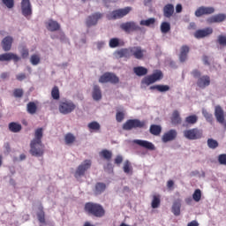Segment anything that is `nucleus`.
Segmentation results:
<instances>
[{"mask_svg": "<svg viewBox=\"0 0 226 226\" xmlns=\"http://www.w3.org/2000/svg\"><path fill=\"white\" fill-rule=\"evenodd\" d=\"M144 53H146V49H142V47L133 46L117 50L115 55L119 58L125 57V59H130V57H134L141 60L144 59Z\"/></svg>", "mask_w": 226, "mask_h": 226, "instance_id": "obj_1", "label": "nucleus"}, {"mask_svg": "<svg viewBox=\"0 0 226 226\" xmlns=\"http://www.w3.org/2000/svg\"><path fill=\"white\" fill-rule=\"evenodd\" d=\"M84 210L89 216H94L95 218H103L105 216V208L100 203L87 202Z\"/></svg>", "mask_w": 226, "mask_h": 226, "instance_id": "obj_2", "label": "nucleus"}, {"mask_svg": "<svg viewBox=\"0 0 226 226\" xmlns=\"http://www.w3.org/2000/svg\"><path fill=\"white\" fill-rule=\"evenodd\" d=\"M192 75L194 79H198L196 84L200 89H206V87L211 85V78L207 75L201 76L199 70H193L192 72Z\"/></svg>", "mask_w": 226, "mask_h": 226, "instance_id": "obj_3", "label": "nucleus"}, {"mask_svg": "<svg viewBox=\"0 0 226 226\" xmlns=\"http://www.w3.org/2000/svg\"><path fill=\"white\" fill-rule=\"evenodd\" d=\"M30 154L40 158L45 154V145L43 143H38L36 141H31L30 143Z\"/></svg>", "mask_w": 226, "mask_h": 226, "instance_id": "obj_4", "label": "nucleus"}, {"mask_svg": "<svg viewBox=\"0 0 226 226\" xmlns=\"http://www.w3.org/2000/svg\"><path fill=\"white\" fill-rule=\"evenodd\" d=\"M132 11V7H125L124 9H118L111 11L107 15L108 20H117V19H123V17H126L128 13Z\"/></svg>", "mask_w": 226, "mask_h": 226, "instance_id": "obj_5", "label": "nucleus"}, {"mask_svg": "<svg viewBox=\"0 0 226 226\" xmlns=\"http://www.w3.org/2000/svg\"><path fill=\"white\" fill-rule=\"evenodd\" d=\"M162 79H163V72L157 70L153 74L143 78L141 84H144L145 86H151V84H154V82H158V80H162Z\"/></svg>", "mask_w": 226, "mask_h": 226, "instance_id": "obj_6", "label": "nucleus"}, {"mask_svg": "<svg viewBox=\"0 0 226 226\" xmlns=\"http://www.w3.org/2000/svg\"><path fill=\"white\" fill-rule=\"evenodd\" d=\"M146 126V121H140L139 119H129L123 124V130L130 132L133 128H144Z\"/></svg>", "mask_w": 226, "mask_h": 226, "instance_id": "obj_7", "label": "nucleus"}, {"mask_svg": "<svg viewBox=\"0 0 226 226\" xmlns=\"http://www.w3.org/2000/svg\"><path fill=\"white\" fill-rule=\"evenodd\" d=\"M59 112L66 116L67 114H72L75 109H77V105L72 101H62L59 104Z\"/></svg>", "mask_w": 226, "mask_h": 226, "instance_id": "obj_8", "label": "nucleus"}, {"mask_svg": "<svg viewBox=\"0 0 226 226\" xmlns=\"http://www.w3.org/2000/svg\"><path fill=\"white\" fill-rule=\"evenodd\" d=\"M203 132L199 128H192L184 131V137L188 140H199L202 139Z\"/></svg>", "mask_w": 226, "mask_h": 226, "instance_id": "obj_9", "label": "nucleus"}, {"mask_svg": "<svg viewBox=\"0 0 226 226\" xmlns=\"http://www.w3.org/2000/svg\"><path fill=\"white\" fill-rule=\"evenodd\" d=\"M99 82L101 84H107V82L110 84H119V78L112 72H105L100 77Z\"/></svg>", "mask_w": 226, "mask_h": 226, "instance_id": "obj_10", "label": "nucleus"}, {"mask_svg": "<svg viewBox=\"0 0 226 226\" xmlns=\"http://www.w3.org/2000/svg\"><path fill=\"white\" fill-rule=\"evenodd\" d=\"M91 169V160H85L76 170L74 173V177L76 179H79V177H82L86 174L87 170H89Z\"/></svg>", "mask_w": 226, "mask_h": 226, "instance_id": "obj_11", "label": "nucleus"}, {"mask_svg": "<svg viewBox=\"0 0 226 226\" xmlns=\"http://www.w3.org/2000/svg\"><path fill=\"white\" fill-rule=\"evenodd\" d=\"M21 13L26 19L33 15V6L30 0H21Z\"/></svg>", "mask_w": 226, "mask_h": 226, "instance_id": "obj_12", "label": "nucleus"}, {"mask_svg": "<svg viewBox=\"0 0 226 226\" xmlns=\"http://www.w3.org/2000/svg\"><path fill=\"white\" fill-rule=\"evenodd\" d=\"M103 15L104 14L102 12H94L88 16L86 20L87 26L93 27V26H96V24H98V20H102Z\"/></svg>", "mask_w": 226, "mask_h": 226, "instance_id": "obj_13", "label": "nucleus"}, {"mask_svg": "<svg viewBox=\"0 0 226 226\" xmlns=\"http://www.w3.org/2000/svg\"><path fill=\"white\" fill-rule=\"evenodd\" d=\"M120 28L122 29V31H124V33H132L133 31H140L142 29L134 21L122 23L120 25Z\"/></svg>", "mask_w": 226, "mask_h": 226, "instance_id": "obj_14", "label": "nucleus"}, {"mask_svg": "<svg viewBox=\"0 0 226 226\" xmlns=\"http://www.w3.org/2000/svg\"><path fill=\"white\" fill-rule=\"evenodd\" d=\"M212 33L213 27L211 26L206 27L204 29H199L194 33V38H197V40L207 38V36H211Z\"/></svg>", "mask_w": 226, "mask_h": 226, "instance_id": "obj_15", "label": "nucleus"}, {"mask_svg": "<svg viewBox=\"0 0 226 226\" xmlns=\"http://www.w3.org/2000/svg\"><path fill=\"white\" fill-rule=\"evenodd\" d=\"M177 138V131L175 129H171L165 132L162 137V141L164 144H167V142H172V140H176Z\"/></svg>", "mask_w": 226, "mask_h": 226, "instance_id": "obj_16", "label": "nucleus"}, {"mask_svg": "<svg viewBox=\"0 0 226 226\" xmlns=\"http://www.w3.org/2000/svg\"><path fill=\"white\" fill-rule=\"evenodd\" d=\"M132 142L133 144H137V146H139V147H144V149H147L148 151H154V149H156L154 144L147 140L134 139Z\"/></svg>", "mask_w": 226, "mask_h": 226, "instance_id": "obj_17", "label": "nucleus"}, {"mask_svg": "<svg viewBox=\"0 0 226 226\" xmlns=\"http://www.w3.org/2000/svg\"><path fill=\"white\" fill-rule=\"evenodd\" d=\"M215 9L213 7L200 6L195 11V17H202V15H213Z\"/></svg>", "mask_w": 226, "mask_h": 226, "instance_id": "obj_18", "label": "nucleus"}, {"mask_svg": "<svg viewBox=\"0 0 226 226\" xmlns=\"http://www.w3.org/2000/svg\"><path fill=\"white\" fill-rule=\"evenodd\" d=\"M20 57L15 53H4L0 55V61H14V63H19Z\"/></svg>", "mask_w": 226, "mask_h": 226, "instance_id": "obj_19", "label": "nucleus"}, {"mask_svg": "<svg viewBox=\"0 0 226 226\" xmlns=\"http://www.w3.org/2000/svg\"><path fill=\"white\" fill-rule=\"evenodd\" d=\"M225 19L226 15L220 13L207 18V24H219L220 22H223Z\"/></svg>", "mask_w": 226, "mask_h": 226, "instance_id": "obj_20", "label": "nucleus"}, {"mask_svg": "<svg viewBox=\"0 0 226 226\" xmlns=\"http://www.w3.org/2000/svg\"><path fill=\"white\" fill-rule=\"evenodd\" d=\"M13 44V37L11 36H6L2 41V49L4 50V52H8L9 50H11V45Z\"/></svg>", "mask_w": 226, "mask_h": 226, "instance_id": "obj_21", "label": "nucleus"}, {"mask_svg": "<svg viewBox=\"0 0 226 226\" xmlns=\"http://www.w3.org/2000/svg\"><path fill=\"white\" fill-rule=\"evenodd\" d=\"M190 53V47L188 45H183L180 48L179 61L185 63L188 59V54Z\"/></svg>", "mask_w": 226, "mask_h": 226, "instance_id": "obj_22", "label": "nucleus"}, {"mask_svg": "<svg viewBox=\"0 0 226 226\" xmlns=\"http://www.w3.org/2000/svg\"><path fill=\"white\" fill-rule=\"evenodd\" d=\"M163 17L165 19H170L174 15V5L172 4H166L163 9Z\"/></svg>", "mask_w": 226, "mask_h": 226, "instance_id": "obj_23", "label": "nucleus"}, {"mask_svg": "<svg viewBox=\"0 0 226 226\" xmlns=\"http://www.w3.org/2000/svg\"><path fill=\"white\" fill-rule=\"evenodd\" d=\"M46 27L48 31H51L52 33H54V31H59V29H61V25H59L56 20L49 19L46 23Z\"/></svg>", "mask_w": 226, "mask_h": 226, "instance_id": "obj_24", "label": "nucleus"}, {"mask_svg": "<svg viewBox=\"0 0 226 226\" xmlns=\"http://www.w3.org/2000/svg\"><path fill=\"white\" fill-rule=\"evenodd\" d=\"M199 121L197 115H191L185 117V123L183 124L184 128H188L189 124H195Z\"/></svg>", "mask_w": 226, "mask_h": 226, "instance_id": "obj_25", "label": "nucleus"}, {"mask_svg": "<svg viewBox=\"0 0 226 226\" xmlns=\"http://www.w3.org/2000/svg\"><path fill=\"white\" fill-rule=\"evenodd\" d=\"M106 189L107 185L104 183L98 182L97 184H95L94 193L95 195H102V193H103V192H105Z\"/></svg>", "mask_w": 226, "mask_h": 226, "instance_id": "obj_26", "label": "nucleus"}, {"mask_svg": "<svg viewBox=\"0 0 226 226\" xmlns=\"http://www.w3.org/2000/svg\"><path fill=\"white\" fill-rule=\"evenodd\" d=\"M171 211L175 216H179L181 215V201L177 200L173 203Z\"/></svg>", "mask_w": 226, "mask_h": 226, "instance_id": "obj_27", "label": "nucleus"}, {"mask_svg": "<svg viewBox=\"0 0 226 226\" xmlns=\"http://www.w3.org/2000/svg\"><path fill=\"white\" fill-rule=\"evenodd\" d=\"M92 97L95 102L100 101L102 98V90L100 89V87L98 85L94 86L93 93H92Z\"/></svg>", "mask_w": 226, "mask_h": 226, "instance_id": "obj_28", "label": "nucleus"}, {"mask_svg": "<svg viewBox=\"0 0 226 226\" xmlns=\"http://www.w3.org/2000/svg\"><path fill=\"white\" fill-rule=\"evenodd\" d=\"M150 89H156V91H159V93H167V91H170V87H169V85H155L150 87Z\"/></svg>", "mask_w": 226, "mask_h": 226, "instance_id": "obj_29", "label": "nucleus"}, {"mask_svg": "<svg viewBox=\"0 0 226 226\" xmlns=\"http://www.w3.org/2000/svg\"><path fill=\"white\" fill-rule=\"evenodd\" d=\"M133 72L138 77H144V75H147V69L143 66L134 67Z\"/></svg>", "mask_w": 226, "mask_h": 226, "instance_id": "obj_30", "label": "nucleus"}, {"mask_svg": "<svg viewBox=\"0 0 226 226\" xmlns=\"http://www.w3.org/2000/svg\"><path fill=\"white\" fill-rule=\"evenodd\" d=\"M9 130L10 132H12V133H19V132L22 130V125L16 122H11L9 124Z\"/></svg>", "mask_w": 226, "mask_h": 226, "instance_id": "obj_31", "label": "nucleus"}, {"mask_svg": "<svg viewBox=\"0 0 226 226\" xmlns=\"http://www.w3.org/2000/svg\"><path fill=\"white\" fill-rule=\"evenodd\" d=\"M41 139H43V129L38 128L35 131L34 139L32 142H38L39 144L41 143Z\"/></svg>", "mask_w": 226, "mask_h": 226, "instance_id": "obj_32", "label": "nucleus"}, {"mask_svg": "<svg viewBox=\"0 0 226 226\" xmlns=\"http://www.w3.org/2000/svg\"><path fill=\"white\" fill-rule=\"evenodd\" d=\"M181 116L179 115V111L175 110L171 116V123L172 124H181Z\"/></svg>", "mask_w": 226, "mask_h": 226, "instance_id": "obj_33", "label": "nucleus"}, {"mask_svg": "<svg viewBox=\"0 0 226 226\" xmlns=\"http://www.w3.org/2000/svg\"><path fill=\"white\" fill-rule=\"evenodd\" d=\"M26 110L28 114H31L33 116L38 110V106H36V103H34V102H30L26 105Z\"/></svg>", "mask_w": 226, "mask_h": 226, "instance_id": "obj_34", "label": "nucleus"}, {"mask_svg": "<svg viewBox=\"0 0 226 226\" xmlns=\"http://www.w3.org/2000/svg\"><path fill=\"white\" fill-rule=\"evenodd\" d=\"M149 132L152 135L158 137V135H160V133H162V126L156 125V124H152L150 126Z\"/></svg>", "mask_w": 226, "mask_h": 226, "instance_id": "obj_35", "label": "nucleus"}, {"mask_svg": "<svg viewBox=\"0 0 226 226\" xmlns=\"http://www.w3.org/2000/svg\"><path fill=\"white\" fill-rule=\"evenodd\" d=\"M99 154L102 158H104V160H107L108 162L112 160V152L110 150L103 149Z\"/></svg>", "mask_w": 226, "mask_h": 226, "instance_id": "obj_36", "label": "nucleus"}, {"mask_svg": "<svg viewBox=\"0 0 226 226\" xmlns=\"http://www.w3.org/2000/svg\"><path fill=\"white\" fill-rule=\"evenodd\" d=\"M65 144L67 146H72L75 140H77V138L72 133L69 132L64 136Z\"/></svg>", "mask_w": 226, "mask_h": 226, "instance_id": "obj_37", "label": "nucleus"}, {"mask_svg": "<svg viewBox=\"0 0 226 226\" xmlns=\"http://www.w3.org/2000/svg\"><path fill=\"white\" fill-rule=\"evenodd\" d=\"M161 202H162V200H160V195H154L152 203H151L153 209H156V208L160 207Z\"/></svg>", "mask_w": 226, "mask_h": 226, "instance_id": "obj_38", "label": "nucleus"}, {"mask_svg": "<svg viewBox=\"0 0 226 226\" xmlns=\"http://www.w3.org/2000/svg\"><path fill=\"white\" fill-rule=\"evenodd\" d=\"M40 61H41V58L40 57V55L34 54L30 57V63L33 64V66H36L40 64Z\"/></svg>", "mask_w": 226, "mask_h": 226, "instance_id": "obj_39", "label": "nucleus"}, {"mask_svg": "<svg viewBox=\"0 0 226 226\" xmlns=\"http://www.w3.org/2000/svg\"><path fill=\"white\" fill-rule=\"evenodd\" d=\"M37 218L40 223H45V211H43V207H39V212L37 213Z\"/></svg>", "mask_w": 226, "mask_h": 226, "instance_id": "obj_40", "label": "nucleus"}, {"mask_svg": "<svg viewBox=\"0 0 226 226\" xmlns=\"http://www.w3.org/2000/svg\"><path fill=\"white\" fill-rule=\"evenodd\" d=\"M170 31V23L167 22V21H163L161 24V32L163 34H167V33H169Z\"/></svg>", "mask_w": 226, "mask_h": 226, "instance_id": "obj_41", "label": "nucleus"}, {"mask_svg": "<svg viewBox=\"0 0 226 226\" xmlns=\"http://www.w3.org/2000/svg\"><path fill=\"white\" fill-rule=\"evenodd\" d=\"M156 22V19L154 18H149L148 19H143L139 22L140 26H146L147 27H149V26H153Z\"/></svg>", "mask_w": 226, "mask_h": 226, "instance_id": "obj_42", "label": "nucleus"}, {"mask_svg": "<svg viewBox=\"0 0 226 226\" xmlns=\"http://www.w3.org/2000/svg\"><path fill=\"white\" fill-rule=\"evenodd\" d=\"M202 115L205 117L206 121H207V123H213V114L209 113L207 109H203Z\"/></svg>", "mask_w": 226, "mask_h": 226, "instance_id": "obj_43", "label": "nucleus"}, {"mask_svg": "<svg viewBox=\"0 0 226 226\" xmlns=\"http://www.w3.org/2000/svg\"><path fill=\"white\" fill-rule=\"evenodd\" d=\"M192 199L195 200V202H200V199H202V192H200V189H196L192 194Z\"/></svg>", "mask_w": 226, "mask_h": 226, "instance_id": "obj_44", "label": "nucleus"}, {"mask_svg": "<svg viewBox=\"0 0 226 226\" xmlns=\"http://www.w3.org/2000/svg\"><path fill=\"white\" fill-rule=\"evenodd\" d=\"M109 45L110 49H116L121 45L118 38H112L109 40Z\"/></svg>", "mask_w": 226, "mask_h": 226, "instance_id": "obj_45", "label": "nucleus"}, {"mask_svg": "<svg viewBox=\"0 0 226 226\" xmlns=\"http://www.w3.org/2000/svg\"><path fill=\"white\" fill-rule=\"evenodd\" d=\"M51 96L53 100H59V87L57 86H55L51 90Z\"/></svg>", "mask_w": 226, "mask_h": 226, "instance_id": "obj_46", "label": "nucleus"}, {"mask_svg": "<svg viewBox=\"0 0 226 226\" xmlns=\"http://www.w3.org/2000/svg\"><path fill=\"white\" fill-rule=\"evenodd\" d=\"M207 142L210 149H216V147H218L219 146L218 141H216V139H208Z\"/></svg>", "mask_w": 226, "mask_h": 226, "instance_id": "obj_47", "label": "nucleus"}, {"mask_svg": "<svg viewBox=\"0 0 226 226\" xmlns=\"http://www.w3.org/2000/svg\"><path fill=\"white\" fill-rule=\"evenodd\" d=\"M124 172L125 174H130L132 172V163L130 161H125L124 163Z\"/></svg>", "mask_w": 226, "mask_h": 226, "instance_id": "obj_48", "label": "nucleus"}, {"mask_svg": "<svg viewBox=\"0 0 226 226\" xmlns=\"http://www.w3.org/2000/svg\"><path fill=\"white\" fill-rule=\"evenodd\" d=\"M89 130H94V132H98L100 130L101 126L98 122H92L88 124Z\"/></svg>", "mask_w": 226, "mask_h": 226, "instance_id": "obj_49", "label": "nucleus"}, {"mask_svg": "<svg viewBox=\"0 0 226 226\" xmlns=\"http://www.w3.org/2000/svg\"><path fill=\"white\" fill-rule=\"evenodd\" d=\"M2 3L6 6V8H9V10H11V8L15 6V0H2Z\"/></svg>", "mask_w": 226, "mask_h": 226, "instance_id": "obj_50", "label": "nucleus"}, {"mask_svg": "<svg viewBox=\"0 0 226 226\" xmlns=\"http://www.w3.org/2000/svg\"><path fill=\"white\" fill-rule=\"evenodd\" d=\"M13 95L15 98H22V96H24V90L21 88H16L13 91Z\"/></svg>", "mask_w": 226, "mask_h": 226, "instance_id": "obj_51", "label": "nucleus"}, {"mask_svg": "<svg viewBox=\"0 0 226 226\" xmlns=\"http://www.w3.org/2000/svg\"><path fill=\"white\" fill-rule=\"evenodd\" d=\"M217 41L219 45L222 47H226V36L225 35H219L217 38Z\"/></svg>", "mask_w": 226, "mask_h": 226, "instance_id": "obj_52", "label": "nucleus"}, {"mask_svg": "<svg viewBox=\"0 0 226 226\" xmlns=\"http://www.w3.org/2000/svg\"><path fill=\"white\" fill-rule=\"evenodd\" d=\"M116 119L117 123H123V119H124V112L123 111L117 112Z\"/></svg>", "mask_w": 226, "mask_h": 226, "instance_id": "obj_53", "label": "nucleus"}, {"mask_svg": "<svg viewBox=\"0 0 226 226\" xmlns=\"http://www.w3.org/2000/svg\"><path fill=\"white\" fill-rule=\"evenodd\" d=\"M220 165H226V154H221L218 156Z\"/></svg>", "mask_w": 226, "mask_h": 226, "instance_id": "obj_54", "label": "nucleus"}, {"mask_svg": "<svg viewBox=\"0 0 226 226\" xmlns=\"http://www.w3.org/2000/svg\"><path fill=\"white\" fill-rule=\"evenodd\" d=\"M21 57L23 59H27L29 57V49L23 48L21 50Z\"/></svg>", "mask_w": 226, "mask_h": 226, "instance_id": "obj_55", "label": "nucleus"}, {"mask_svg": "<svg viewBox=\"0 0 226 226\" xmlns=\"http://www.w3.org/2000/svg\"><path fill=\"white\" fill-rule=\"evenodd\" d=\"M16 79L19 82H22V80H25V79H26V73H19V74L16 75Z\"/></svg>", "mask_w": 226, "mask_h": 226, "instance_id": "obj_56", "label": "nucleus"}, {"mask_svg": "<svg viewBox=\"0 0 226 226\" xmlns=\"http://www.w3.org/2000/svg\"><path fill=\"white\" fill-rule=\"evenodd\" d=\"M115 163H116L117 165H121V163H123V156L117 155V156L115 158Z\"/></svg>", "mask_w": 226, "mask_h": 226, "instance_id": "obj_57", "label": "nucleus"}, {"mask_svg": "<svg viewBox=\"0 0 226 226\" xmlns=\"http://www.w3.org/2000/svg\"><path fill=\"white\" fill-rule=\"evenodd\" d=\"M202 60H203V63H204V64H206L207 66H209V56H203V58H202Z\"/></svg>", "mask_w": 226, "mask_h": 226, "instance_id": "obj_58", "label": "nucleus"}, {"mask_svg": "<svg viewBox=\"0 0 226 226\" xmlns=\"http://www.w3.org/2000/svg\"><path fill=\"white\" fill-rule=\"evenodd\" d=\"M176 11L177 13H181V11H183V5H181V4H177Z\"/></svg>", "mask_w": 226, "mask_h": 226, "instance_id": "obj_59", "label": "nucleus"}, {"mask_svg": "<svg viewBox=\"0 0 226 226\" xmlns=\"http://www.w3.org/2000/svg\"><path fill=\"white\" fill-rule=\"evenodd\" d=\"M187 226H199V222L197 221H192Z\"/></svg>", "mask_w": 226, "mask_h": 226, "instance_id": "obj_60", "label": "nucleus"}, {"mask_svg": "<svg viewBox=\"0 0 226 226\" xmlns=\"http://www.w3.org/2000/svg\"><path fill=\"white\" fill-rule=\"evenodd\" d=\"M167 186H168V188H172L174 186V181L173 180H169L167 182Z\"/></svg>", "mask_w": 226, "mask_h": 226, "instance_id": "obj_61", "label": "nucleus"}, {"mask_svg": "<svg viewBox=\"0 0 226 226\" xmlns=\"http://www.w3.org/2000/svg\"><path fill=\"white\" fill-rule=\"evenodd\" d=\"M8 76H9L8 72H3L1 74V79H8Z\"/></svg>", "mask_w": 226, "mask_h": 226, "instance_id": "obj_62", "label": "nucleus"}, {"mask_svg": "<svg viewBox=\"0 0 226 226\" xmlns=\"http://www.w3.org/2000/svg\"><path fill=\"white\" fill-rule=\"evenodd\" d=\"M195 23L192 22L189 24L188 29H195Z\"/></svg>", "mask_w": 226, "mask_h": 226, "instance_id": "obj_63", "label": "nucleus"}, {"mask_svg": "<svg viewBox=\"0 0 226 226\" xmlns=\"http://www.w3.org/2000/svg\"><path fill=\"white\" fill-rule=\"evenodd\" d=\"M83 226H94V224H91V222H86Z\"/></svg>", "mask_w": 226, "mask_h": 226, "instance_id": "obj_64", "label": "nucleus"}]
</instances>
